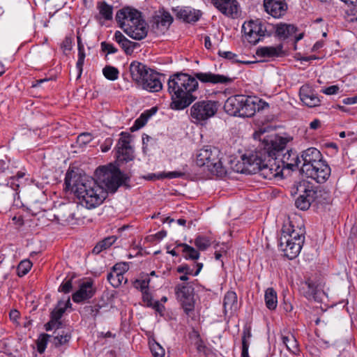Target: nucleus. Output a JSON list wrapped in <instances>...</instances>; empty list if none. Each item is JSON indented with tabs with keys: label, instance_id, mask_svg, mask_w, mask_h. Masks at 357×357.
<instances>
[{
	"label": "nucleus",
	"instance_id": "nucleus-59",
	"mask_svg": "<svg viewBox=\"0 0 357 357\" xmlns=\"http://www.w3.org/2000/svg\"><path fill=\"white\" fill-rule=\"evenodd\" d=\"M141 293L142 301L146 304V306L151 307L153 305V298L152 294L149 291V289L148 290H144V291Z\"/></svg>",
	"mask_w": 357,
	"mask_h": 357
},
{
	"label": "nucleus",
	"instance_id": "nucleus-41",
	"mask_svg": "<svg viewBox=\"0 0 357 357\" xmlns=\"http://www.w3.org/2000/svg\"><path fill=\"white\" fill-rule=\"evenodd\" d=\"M301 100L305 105L309 107H315L319 106L321 104V100L316 92L305 96L303 99H301Z\"/></svg>",
	"mask_w": 357,
	"mask_h": 357
},
{
	"label": "nucleus",
	"instance_id": "nucleus-27",
	"mask_svg": "<svg viewBox=\"0 0 357 357\" xmlns=\"http://www.w3.org/2000/svg\"><path fill=\"white\" fill-rule=\"evenodd\" d=\"M17 195L18 190L11 188L8 182L6 184L0 183V205H11Z\"/></svg>",
	"mask_w": 357,
	"mask_h": 357
},
{
	"label": "nucleus",
	"instance_id": "nucleus-2",
	"mask_svg": "<svg viewBox=\"0 0 357 357\" xmlns=\"http://www.w3.org/2000/svg\"><path fill=\"white\" fill-rule=\"evenodd\" d=\"M288 139L278 135L264 138L259 148L254 153L241 156L243 167L242 173L259 174L263 178L271 180L282 176V169L278 160L286 151Z\"/></svg>",
	"mask_w": 357,
	"mask_h": 357
},
{
	"label": "nucleus",
	"instance_id": "nucleus-44",
	"mask_svg": "<svg viewBox=\"0 0 357 357\" xmlns=\"http://www.w3.org/2000/svg\"><path fill=\"white\" fill-rule=\"evenodd\" d=\"M32 267V263L30 260L22 261L17 267V273L19 277H23L26 275Z\"/></svg>",
	"mask_w": 357,
	"mask_h": 357
},
{
	"label": "nucleus",
	"instance_id": "nucleus-46",
	"mask_svg": "<svg viewBox=\"0 0 357 357\" xmlns=\"http://www.w3.org/2000/svg\"><path fill=\"white\" fill-rule=\"evenodd\" d=\"M24 176L25 173L20 171L15 176H9L7 182L11 185V188L19 190V188L21 185L20 179L23 178Z\"/></svg>",
	"mask_w": 357,
	"mask_h": 357
},
{
	"label": "nucleus",
	"instance_id": "nucleus-23",
	"mask_svg": "<svg viewBox=\"0 0 357 357\" xmlns=\"http://www.w3.org/2000/svg\"><path fill=\"white\" fill-rule=\"evenodd\" d=\"M256 54L259 57L273 59L284 56L285 52L283 50V45L280 43L276 46L259 47Z\"/></svg>",
	"mask_w": 357,
	"mask_h": 357
},
{
	"label": "nucleus",
	"instance_id": "nucleus-13",
	"mask_svg": "<svg viewBox=\"0 0 357 357\" xmlns=\"http://www.w3.org/2000/svg\"><path fill=\"white\" fill-rule=\"evenodd\" d=\"M268 104L257 97L244 96L241 102L240 117H252L256 111L262 110L268 107Z\"/></svg>",
	"mask_w": 357,
	"mask_h": 357
},
{
	"label": "nucleus",
	"instance_id": "nucleus-11",
	"mask_svg": "<svg viewBox=\"0 0 357 357\" xmlns=\"http://www.w3.org/2000/svg\"><path fill=\"white\" fill-rule=\"evenodd\" d=\"M308 198L312 204L317 206L328 204L331 202V196L329 190H326L321 186L314 185L310 181L305 180Z\"/></svg>",
	"mask_w": 357,
	"mask_h": 357
},
{
	"label": "nucleus",
	"instance_id": "nucleus-63",
	"mask_svg": "<svg viewBox=\"0 0 357 357\" xmlns=\"http://www.w3.org/2000/svg\"><path fill=\"white\" fill-rule=\"evenodd\" d=\"M116 239L117 237L116 236H110L100 241V243L103 245L105 250H106L112 246L116 242Z\"/></svg>",
	"mask_w": 357,
	"mask_h": 357
},
{
	"label": "nucleus",
	"instance_id": "nucleus-37",
	"mask_svg": "<svg viewBox=\"0 0 357 357\" xmlns=\"http://www.w3.org/2000/svg\"><path fill=\"white\" fill-rule=\"evenodd\" d=\"M12 173L10 160L7 156H5L4 159H0V180L7 181Z\"/></svg>",
	"mask_w": 357,
	"mask_h": 357
},
{
	"label": "nucleus",
	"instance_id": "nucleus-24",
	"mask_svg": "<svg viewBox=\"0 0 357 357\" xmlns=\"http://www.w3.org/2000/svg\"><path fill=\"white\" fill-rule=\"evenodd\" d=\"M140 84L142 85L143 89L150 92H158L162 88L160 75L153 70H151Z\"/></svg>",
	"mask_w": 357,
	"mask_h": 357
},
{
	"label": "nucleus",
	"instance_id": "nucleus-6",
	"mask_svg": "<svg viewBox=\"0 0 357 357\" xmlns=\"http://www.w3.org/2000/svg\"><path fill=\"white\" fill-rule=\"evenodd\" d=\"M242 31L247 41L252 45H256L264 40L266 37H270L273 34L274 25L257 19L245 22Z\"/></svg>",
	"mask_w": 357,
	"mask_h": 357
},
{
	"label": "nucleus",
	"instance_id": "nucleus-4",
	"mask_svg": "<svg viewBox=\"0 0 357 357\" xmlns=\"http://www.w3.org/2000/svg\"><path fill=\"white\" fill-rule=\"evenodd\" d=\"M305 237L294 229L291 222L284 223L279 239V247L289 259L296 258L300 253Z\"/></svg>",
	"mask_w": 357,
	"mask_h": 357
},
{
	"label": "nucleus",
	"instance_id": "nucleus-19",
	"mask_svg": "<svg viewBox=\"0 0 357 357\" xmlns=\"http://www.w3.org/2000/svg\"><path fill=\"white\" fill-rule=\"evenodd\" d=\"M96 293L93 283L91 280L84 282L79 285V288L72 295L73 302L80 303L91 298Z\"/></svg>",
	"mask_w": 357,
	"mask_h": 357
},
{
	"label": "nucleus",
	"instance_id": "nucleus-54",
	"mask_svg": "<svg viewBox=\"0 0 357 357\" xmlns=\"http://www.w3.org/2000/svg\"><path fill=\"white\" fill-rule=\"evenodd\" d=\"M147 121H148L146 119V117L141 114L139 117L135 121L134 124L130 128V130L134 132L142 128L146 125Z\"/></svg>",
	"mask_w": 357,
	"mask_h": 357
},
{
	"label": "nucleus",
	"instance_id": "nucleus-35",
	"mask_svg": "<svg viewBox=\"0 0 357 357\" xmlns=\"http://www.w3.org/2000/svg\"><path fill=\"white\" fill-rule=\"evenodd\" d=\"M176 247H181L183 248L182 252L185 259L196 260L199 257V252L193 247L186 243H178Z\"/></svg>",
	"mask_w": 357,
	"mask_h": 357
},
{
	"label": "nucleus",
	"instance_id": "nucleus-42",
	"mask_svg": "<svg viewBox=\"0 0 357 357\" xmlns=\"http://www.w3.org/2000/svg\"><path fill=\"white\" fill-rule=\"evenodd\" d=\"M102 73L107 79L114 81L118 79L119 71L114 66H106L102 69Z\"/></svg>",
	"mask_w": 357,
	"mask_h": 357
},
{
	"label": "nucleus",
	"instance_id": "nucleus-40",
	"mask_svg": "<svg viewBox=\"0 0 357 357\" xmlns=\"http://www.w3.org/2000/svg\"><path fill=\"white\" fill-rule=\"evenodd\" d=\"M107 279L110 284L114 288H118L123 280L125 283L128 282L127 278H125L123 274L114 273L112 272L107 274Z\"/></svg>",
	"mask_w": 357,
	"mask_h": 357
},
{
	"label": "nucleus",
	"instance_id": "nucleus-31",
	"mask_svg": "<svg viewBox=\"0 0 357 357\" xmlns=\"http://www.w3.org/2000/svg\"><path fill=\"white\" fill-rule=\"evenodd\" d=\"M283 344L287 349L293 354H298L300 351L299 344L295 336L291 333L282 334L281 337Z\"/></svg>",
	"mask_w": 357,
	"mask_h": 357
},
{
	"label": "nucleus",
	"instance_id": "nucleus-50",
	"mask_svg": "<svg viewBox=\"0 0 357 357\" xmlns=\"http://www.w3.org/2000/svg\"><path fill=\"white\" fill-rule=\"evenodd\" d=\"M129 269V265L127 262H119L115 264L112 268V271L114 273H119V274H123L124 275V273H126Z\"/></svg>",
	"mask_w": 357,
	"mask_h": 357
},
{
	"label": "nucleus",
	"instance_id": "nucleus-17",
	"mask_svg": "<svg viewBox=\"0 0 357 357\" xmlns=\"http://www.w3.org/2000/svg\"><path fill=\"white\" fill-rule=\"evenodd\" d=\"M296 190L292 188L291 193L299 194L298 197L295 200V206L297 208L306 211L312 205L311 201L308 198V192H307L306 185H305V180L298 182L295 185Z\"/></svg>",
	"mask_w": 357,
	"mask_h": 357
},
{
	"label": "nucleus",
	"instance_id": "nucleus-53",
	"mask_svg": "<svg viewBox=\"0 0 357 357\" xmlns=\"http://www.w3.org/2000/svg\"><path fill=\"white\" fill-rule=\"evenodd\" d=\"M185 174L181 172L178 171H173V172H162L158 174V178H182Z\"/></svg>",
	"mask_w": 357,
	"mask_h": 357
},
{
	"label": "nucleus",
	"instance_id": "nucleus-51",
	"mask_svg": "<svg viewBox=\"0 0 357 357\" xmlns=\"http://www.w3.org/2000/svg\"><path fill=\"white\" fill-rule=\"evenodd\" d=\"M195 344L196 345L197 351L199 354V357H204L206 354L212 352L211 349L205 345L203 340L195 342Z\"/></svg>",
	"mask_w": 357,
	"mask_h": 357
},
{
	"label": "nucleus",
	"instance_id": "nucleus-34",
	"mask_svg": "<svg viewBox=\"0 0 357 357\" xmlns=\"http://www.w3.org/2000/svg\"><path fill=\"white\" fill-rule=\"evenodd\" d=\"M266 306L271 310H275L278 305L277 293L273 288H268L265 291Z\"/></svg>",
	"mask_w": 357,
	"mask_h": 357
},
{
	"label": "nucleus",
	"instance_id": "nucleus-5",
	"mask_svg": "<svg viewBox=\"0 0 357 357\" xmlns=\"http://www.w3.org/2000/svg\"><path fill=\"white\" fill-rule=\"evenodd\" d=\"M220 151L214 146H206L198 151L196 163L199 167L206 166L208 170L214 175L223 177L227 174V169L222 165Z\"/></svg>",
	"mask_w": 357,
	"mask_h": 357
},
{
	"label": "nucleus",
	"instance_id": "nucleus-39",
	"mask_svg": "<svg viewBox=\"0 0 357 357\" xmlns=\"http://www.w3.org/2000/svg\"><path fill=\"white\" fill-rule=\"evenodd\" d=\"M151 280L148 275L142 276L140 279H136L132 282L133 287L141 292L148 290L151 287Z\"/></svg>",
	"mask_w": 357,
	"mask_h": 357
},
{
	"label": "nucleus",
	"instance_id": "nucleus-28",
	"mask_svg": "<svg viewBox=\"0 0 357 357\" xmlns=\"http://www.w3.org/2000/svg\"><path fill=\"white\" fill-rule=\"evenodd\" d=\"M158 13L154 17L155 25H153V27L160 29L161 31L167 30L173 22V17L164 8L159 9Z\"/></svg>",
	"mask_w": 357,
	"mask_h": 357
},
{
	"label": "nucleus",
	"instance_id": "nucleus-33",
	"mask_svg": "<svg viewBox=\"0 0 357 357\" xmlns=\"http://www.w3.org/2000/svg\"><path fill=\"white\" fill-rule=\"evenodd\" d=\"M71 305L70 302V298H68L67 301H58L56 306L54 309L50 312V318L52 319L56 320L58 322L61 321V318L63 317L65 313L66 309Z\"/></svg>",
	"mask_w": 357,
	"mask_h": 357
},
{
	"label": "nucleus",
	"instance_id": "nucleus-10",
	"mask_svg": "<svg viewBox=\"0 0 357 357\" xmlns=\"http://www.w3.org/2000/svg\"><path fill=\"white\" fill-rule=\"evenodd\" d=\"M301 171L307 178L318 183H324L330 177L331 169L324 160L313 166L302 167Z\"/></svg>",
	"mask_w": 357,
	"mask_h": 357
},
{
	"label": "nucleus",
	"instance_id": "nucleus-56",
	"mask_svg": "<svg viewBox=\"0 0 357 357\" xmlns=\"http://www.w3.org/2000/svg\"><path fill=\"white\" fill-rule=\"evenodd\" d=\"M101 50L107 54H116L118 49L113 44L103 41L100 43Z\"/></svg>",
	"mask_w": 357,
	"mask_h": 357
},
{
	"label": "nucleus",
	"instance_id": "nucleus-58",
	"mask_svg": "<svg viewBox=\"0 0 357 357\" xmlns=\"http://www.w3.org/2000/svg\"><path fill=\"white\" fill-rule=\"evenodd\" d=\"M101 306L96 305L94 306L87 305L84 307V311L94 319L98 315Z\"/></svg>",
	"mask_w": 357,
	"mask_h": 357
},
{
	"label": "nucleus",
	"instance_id": "nucleus-61",
	"mask_svg": "<svg viewBox=\"0 0 357 357\" xmlns=\"http://www.w3.org/2000/svg\"><path fill=\"white\" fill-rule=\"evenodd\" d=\"M218 54L222 58L233 61L234 62H239V61L236 59L237 55L231 52L219 50Z\"/></svg>",
	"mask_w": 357,
	"mask_h": 357
},
{
	"label": "nucleus",
	"instance_id": "nucleus-3",
	"mask_svg": "<svg viewBox=\"0 0 357 357\" xmlns=\"http://www.w3.org/2000/svg\"><path fill=\"white\" fill-rule=\"evenodd\" d=\"M167 86L171 96L172 109L183 110L197 98L195 93L198 89L199 83L194 75L183 73H174L169 77Z\"/></svg>",
	"mask_w": 357,
	"mask_h": 357
},
{
	"label": "nucleus",
	"instance_id": "nucleus-7",
	"mask_svg": "<svg viewBox=\"0 0 357 357\" xmlns=\"http://www.w3.org/2000/svg\"><path fill=\"white\" fill-rule=\"evenodd\" d=\"M218 111L216 101L203 100L195 102L190 107V116L195 123H202L213 117Z\"/></svg>",
	"mask_w": 357,
	"mask_h": 357
},
{
	"label": "nucleus",
	"instance_id": "nucleus-20",
	"mask_svg": "<svg viewBox=\"0 0 357 357\" xmlns=\"http://www.w3.org/2000/svg\"><path fill=\"white\" fill-rule=\"evenodd\" d=\"M300 162L301 160L296 152L288 149L287 147L286 151L282 153L280 158L278 160V163L280 165L282 170L284 168L294 170L298 167Z\"/></svg>",
	"mask_w": 357,
	"mask_h": 357
},
{
	"label": "nucleus",
	"instance_id": "nucleus-21",
	"mask_svg": "<svg viewBox=\"0 0 357 357\" xmlns=\"http://www.w3.org/2000/svg\"><path fill=\"white\" fill-rule=\"evenodd\" d=\"M124 32L132 39L141 40L147 36L148 26L146 21L142 17L139 22L125 29Z\"/></svg>",
	"mask_w": 357,
	"mask_h": 357
},
{
	"label": "nucleus",
	"instance_id": "nucleus-8",
	"mask_svg": "<svg viewBox=\"0 0 357 357\" xmlns=\"http://www.w3.org/2000/svg\"><path fill=\"white\" fill-rule=\"evenodd\" d=\"M174 292L177 301L180 303L185 314L190 315L195 310V289L189 283H180L175 286Z\"/></svg>",
	"mask_w": 357,
	"mask_h": 357
},
{
	"label": "nucleus",
	"instance_id": "nucleus-38",
	"mask_svg": "<svg viewBox=\"0 0 357 357\" xmlns=\"http://www.w3.org/2000/svg\"><path fill=\"white\" fill-rule=\"evenodd\" d=\"M97 8L99 10L100 15L105 20H111L112 19V15H113L112 6L109 5L105 1L98 2V5H97Z\"/></svg>",
	"mask_w": 357,
	"mask_h": 357
},
{
	"label": "nucleus",
	"instance_id": "nucleus-60",
	"mask_svg": "<svg viewBox=\"0 0 357 357\" xmlns=\"http://www.w3.org/2000/svg\"><path fill=\"white\" fill-rule=\"evenodd\" d=\"M92 140V136L90 133L83 132L77 136V142L79 145H85Z\"/></svg>",
	"mask_w": 357,
	"mask_h": 357
},
{
	"label": "nucleus",
	"instance_id": "nucleus-64",
	"mask_svg": "<svg viewBox=\"0 0 357 357\" xmlns=\"http://www.w3.org/2000/svg\"><path fill=\"white\" fill-rule=\"evenodd\" d=\"M347 20L349 22H357V8L356 6L347 12Z\"/></svg>",
	"mask_w": 357,
	"mask_h": 357
},
{
	"label": "nucleus",
	"instance_id": "nucleus-14",
	"mask_svg": "<svg viewBox=\"0 0 357 357\" xmlns=\"http://www.w3.org/2000/svg\"><path fill=\"white\" fill-rule=\"evenodd\" d=\"M172 10L177 20L190 24H194L197 22L203 14L200 10L195 9L190 6H178L173 8Z\"/></svg>",
	"mask_w": 357,
	"mask_h": 357
},
{
	"label": "nucleus",
	"instance_id": "nucleus-62",
	"mask_svg": "<svg viewBox=\"0 0 357 357\" xmlns=\"http://www.w3.org/2000/svg\"><path fill=\"white\" fill-rule=\"evenodd\" d=\"M251 331L250 328H244L242 333V346L246 345L250 347L249 339L251 337Z\"/></svg>",
	"mask_w": 357,
	"mask_h": 357
},
{
	"label": "nucleus",
	"instance_id": "nucleus-45",
	"mask_svg": "<svg viewBox=\"0 0 357 357\" xmlns=\"http://www.w3.org/2000/svg\"><path fill=\"white\" fill-rule=\"evenodd\" d=\"M50 337V335L46 333L40 335L36 341L37 351L39 354H42L45 352Z\"/></svg>",
	"mask_w": 357,
	"mask_h": 357
},
{
	"label": "nucleus",
	"instance_id": "nucleus-55",
	"mask_svg": "<svg viewBox=\"0 0 357 357\" xmlns=\"http://www.w3.org/2000/svg\"><path fill=\"white\" fill-rule=\"evenodd\" d=\"M315 92L314 89L308 84H303L299 89V97L300 99H303L307 96Z\"/></svg>",
	"mask_w": 357,
	"mask_h": 357
},
{
	"label": "nucleus",
	"instance_id": "nucleus-18",
	"mask_svg": "<svg viewBox=\"0 0 357 357\" xmlns=\"http://www.w3.org/2000/svg\"><path fill=\"white\" fill-rule=\"evenodd\" d=\"M211 3L225 16L232 18L237 17L239 8L237 0H211Z\"/></svg>",
	"mask_w": 357,
	"mask_h": 357
},
{
	"label": "nucleus",
	"instance_id": "nucleus-32",
	"mask_svg": "<svg viewBox=\"0 0 357 357\" xmlns=\"http://www.w3.org/2000/svg\"><path fill=\"white\" fill-rule=\"evenodd\" d=\"M54 344L59 347L69 342L71 339V333L69 329H59L54 331Z\"/></svg>",
	"mask_w": 357,
	"mask_h": 357
},
{
	"label": "nucleus",
	"instance_id": "nucleus-1",
	"mask_svg": "<svg viewBox=\"0 0 357 357\" xmlns=\"http://www.w3.org/2000/svg\"><path fill=\"white\" fill-rule=\"evenodd\" d=\"M96 172L102 186L93 178L82 176L74 170L68 169L66 174L65 190L73 192L87 208H96L102 203L105 198L104 188L108 192L114 193L121 185L129 186L130 177L116 166H100Z\"/></svg>",
	"mask_w": 357,
	"mask_h": 357
},
{
	"label": "nucleus",
	"instance_id": "nucleus-29",
	"mask_svg": "<svg viewBox=\"0 0 357 357\" xmlns=\"http://www.w3.org/2000/svg\"><path fill=\"white\" fill-rule=\"evenodd\" d=\"M298 29L293 24L279 23L274 25V33L275 36L280 40H284L292 37L296 33Z\"/></svg>",
	"mask_w": 357,
	"mask_h": 357
},
{
	"label": "nucleus",
	"instance_id": "nucleus-12",
	"mask_svg": "<svg viewBox=\"0 0 357 357\" xmlns=\"http://www.w3.org/2000/svg\"><path fill=\"white\" fill-rule=\"evenodd\" d=\"M142 17V13L139 11L130 7L123 8L117 11L116 15V22L123 31L125 29L139 22Z\"/></svg>",
	"mask_w": 357,
	"mask_h": 357
},
{
	"label": "nucleus",
	"instance_id": "nucleus-9",
	"mask_svg": "<svg viewBox=\"0 0 357 357\" xmlns=\"http://www.w3.org/2000/svg\"><path fill=\"white\" fill-rule=\"evenodd\" d=\"M131 135L127 132H121L114 151L116 160L121 163H127L135 158L134 149L130 144Z\"/></svg>",
	"mask_w": 357,
	"mask_h": 357
},
{
	"label": "nucleus",
	"instance_id": "nucleus-22",
	"mask_svg": "<svg viewBox=\"0 0 357 357\" xmlns=\"http://www.w3.org/2000/svg\"><path fill=\"white\" fill-rule=\"evenodd\" d=\"M151 69L146 65L137 61L130 65V72L132 79L139 84L147 77Z\"/></svg>",
	"mask_w": 357,
	"mask_h": 357
},
{
	"label": "nucleus",
	"instance_id": "nucleus-57",
	"mask_svg": "<svg viewBox=\"0 0 357 357\" xmlns=\"http://www.w3.org/2000/svg\"><path fill=\"white\" fill-rule=\"evenodd\" d=\"M62 323L58 322L56 320L52 319L50 318V320L45 324V329L47 331H50L53 329H55L54 331H59L61 328Z\"/></svg>",
	"mask_w": 357,
	"mask_h": 357
},
{
	"label": "nucleus",
	"instance_id": "nucleus-48",
	"mask_svg": "<svg viewBox=\"0 0 357 357\" xmlns=\"http://www.w3.org/2000/svg\"><path fill=\"white\" fill-rule=\"evenodd\" d=\"M149 347L153 357L165 356V349L155 340H153L149 342Z\"/></svg>",
	"mask_w": 357,
	"mask_h": 357
},
{
	"label": "nucleus",
	"instance_id": "nucleus-30",
	"mask_svg": "<svg viewBox=\"0 0 357 357\" xmlns=\"http://www.w3.org/2000/svg\"><path fill=\"white\" fill-rule=\"evenodd\" d=\"M299 290L306 298H314L317 293V285L312 280L307 278L301 282Z\"/></svg>",
	"mask_w": 357,
	"mask_h": 357
},
{
	"label": "nucleus",
	"instance_id": "nucleus-43",
	"mask_svg": "<svg viewBox=\"0 0 357 357\" xmlns=\"http://www.w3.org/2000/svg\"><path fill=\"white\" fill-rule=\"evenodd\" d=\"M119 45L127 55H131L133 53L134 50L139 47V43L132 42L128 38Z\"/></svg>",
	"mask_w": 357,
	"mask_h": 357
},
{
	"label": "nucleus",
	"instance_id": "nucleus-52",
	"mask_svg": "<svg viewBox=\"0 0 357 357\" xmlns=\"http://www.w3.org/2000/svg\"><path fill=\"white\" fill-rule=\"evenodd\" d=\"M73 277L69 279L66 278L59 286V291L64 294L69 293L73 289Z\"/></svg>",
	"mask_w": 357,
	"mask_h": 357
},
{
	"label": "nucleus",
	"instance_id": "nucleus-49",
	"mask_svg": "<svg viewBox=\"0 0 357 357\" xmlns=\"http://www.w3.org/2000/svg\"><path fill=\"white\" fill-rule=\"evenodd\" d=\"M195 245L199 250H205L211 245V243L207 237L198 236L195 239Z\"/></svg>",
	"mask_w": 357,
	"mask_h": 357
},
{
	"label": "nucleus",
	"instance_id": "nucleus-26",
	"mask_svg": "<svg viewBox=\"0 0 357 357\" xmlns=\"http://www.w3.org/2000/svg\"><path fill=\"white\" fill-rule=\"evenodd\" d=\"M301 158L303 161L302 167H311L324 160L321 153L314 147H310L302 151Z\"/></svg>",
	"mask_w": 357,
	"mask_h": 357
},
{
	"label": "nucleus",
	"instance_id": "nucleus-47",
	"mask_svg": "<svg viewBox=\"0 0 357 357\" xmlns=\"http://www.w3.org/2000/svg\"><path fill=\"white\" fill-rule=\"evenodd\" d=\"M78 50V59L76 63V68L77 70V79H79L82 76L83 72V66L84 63L85 59V52L84 48L83 49H77Z\"/></svg>",
	"mask_w": 357,
	"mask_h": 357
},
{
	"label": "nucleus",
	"instance_id": "nucleus-36",
	"mask_svg": "<svg viewBox=\"0 0 357 357\" xmlns=\"http://www.w3.org/2000/svg\"><path fill=\"white\" fill-rule=\"evenodd\" d=\"M237 295L234 291H227L224 297L223 306L225 310H235L237 307Z\"/></svg>",
	"mask_w": 357,
	"mask_h": 357
},
{
	"label": "nucleus",
	"instance_id": "nucleus-16",
	"mask_svg": "<svg viewBox=\"0 0 357 357\" xmlns=\"http://www.w3.org/2000/svg\"><path fill=\"white\" fill-rule=\"evenodd\" d=\"M196 80L203 84H229L233 82L234 79L228 76L220 74H215L211 72H197L194 73Z\"/></svg>",
	"mask_w": 357,
	"mask_h": 357
},
{
	"label": "nucleus",
	"instance_id": "nucleus-25",
	"mask_svg": "<svg viewBox=\"0 0 357 357\" xmlns=\"http://www.w3.org/2000/svg\"><path fill=\"white\" fill-rule=\"evenodd\" d=\"M243 98L244 95H236L228 98L224 105L225 112L231 116H240Z\"/></svg>",
	"mask_w": 357,
	"mask_h": 357
},
{
	"label": "nucleus",
	"instance_id": "nucleus-15",
	"mask_svg": "<svg viewBox=\"0 0 357 357\" xmlns=\"http://www.w3.org/2000/svg\"><path fill=\"white\" fill-rule=\"evenodd\" d=\"M263 6L264 11L275 19L283 17L288 9L286 0H264Z\"/></svg>",
	"mask_w": 357,
	"mask_h": 357
}]
</instances>
